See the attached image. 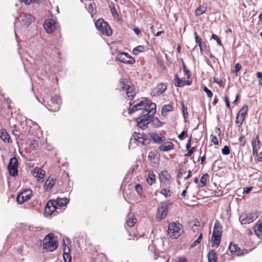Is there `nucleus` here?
<instances>
[{
    "mask_svg": "<svg viewBox=\"0 0 262 262\" xmlns=\"http://www.w3.org/2000/svg\"><path fill=\"white\" fill-rule=\"evenodd\" d=\"M32 173L33 176L39 180L44 178L46 172L39 167H35L32 170Z\"/></svg>",
    "mask_w": 262,
    "mask_h": 262,
    "instance_id": "20",
    "label": "nucleus"
},
{
    "mask_svg": "<svg viewBox=\"0 0 262 262\" xmlns=\"http://www.w3.org/2000/svg\"><path fill=\"white\" fill-rule=\"evenodd\" d=\"M147 183L151 185L152 184L155 183L156 182V176L154 173L153 171H149L148 174V178H147Z\"/></svg>",
    "mask_w": 262,
    "mask_h": 262,
    "instance_id": "34",
    "label": "nucleus"
},
{
    "mask_svg": "<svg viewBox=\"0 0 262 262\" xmlns=\"http://www.w3.org/2000/svg\"><path fill=\"white\" fill-rule=\"evenodd\" d=\"M137 222V219L134 217L133 213H129L127 216L126 225L128 227H133Z\"/></svg>",
    "mask_w": 262,
    "mask_h": 262,
    "instance_id": "24",
    "label": "nucleus"
},
{
    "mask_svg": "<svg viewBox=\"0 0 262 262\" xmlns=\"http://www.w3.org/2000/svg\"><path fill=\"white\" fill-rule=\"evenodd\" d=\"M222 234V227L218 221H216L211 238L212 247H217L221 242V236Z\"/></svg>",
    "mask_w": 262,
    "mask_h": 262,
    "instance_id": "2",
    "label": "nucleus"
},
{
    "mask_svg": "<svg viewBox=\"0 0 262 262\" xmlns=\"http://www.w3.org/2000/svg\"><path fill=\"white\" fill-rule=\"evenodd\" d=\"M183 116H184V117L185 118H186V117L187 116V108L186 107H185L184 105H183Z\"/></svg>",
    "mask_w": 262,
    "mask_h": 262,
    "instance_id": "59",
    "label": "nucleus"
},
{
    "mask_svg": "<svg viewBox=\"0 0 262 262\" xmlns=\"http://www.w3.org/2000/svg\"><path fill=\"white\" fill-rule=\"evenodd\" d=\"M21 2L25 3L26 5H29L31 3L34 2L35 0H19Z\"/></svg>",
    "mask_w": 262,
    "mask_h": 262,
    "instance_id": "61",
    "label": "nucleus"
},
{
    "mask_svg": "<svg viewBox=\"0 0 262 262\" xmlns=\"http://www.w3.org/2000/svg\"><path fill=\"white\" fill-rule=\"evenodd\" d=\"M167 89V85L165 83H161L158 84L156 88V94L158 96L162 94Z\"/></svg>",
    "mask_w": 262,
    "mask_h": 262,
    "instance_id": "29",
    "label": "nucleus"
},
{
    "mask_svg": "<svg viewBox=\"0 0 262 262\" xmlns=\"http://www.w3.org/2000/svg\"><path fill=\"white\" fill-rule=\"evenodd\" d=\"M158 152L156 151H151L149 152L148 158L150 161H151L152 159H154L155 157L157 156Z\"/></svg>",
    "mask_w": 262,
    "mask_h": 262,
    "instance_id": "43",
    "label": "nucleus"
},
{
    "mask_svg": "<svg viewBox=\"0 0 262 262\" xmlns=\"http://www.w3.org/2000/svg\"><path fill=\"white\" fill-rule=\"evenodd\" d=\"M168 208V202L161 203L160 206L157 209V213L156 215L157 219L159 220L164 219L167 215Z\"/></svg>",
    "mask_w": 262,
    "mask_h": 262,
    "instance_id": "9",
    "label": "nucleus"
},
{
    "mask_svg": "<svg viewBox=\"0 0 262 262\" xmlns=\"http://www.w3.org/2000/svg\"><path fill=\"white\" fill-rule=\"evenodd\" d=\"M173 107L172 104H169L165 105L163 106L161 110V115L163 117H166L167 115V113L172 111Z\"/></svg>",
    "mask_w": 262,
    "mask_h": 262,
    "instance_id": "25",
    "label": "nucleus"
},
{
    "mask_svg": "<svg viewBox=\"0 0 262 262\" xmlns=\"http://www.w3.org/2000/svg\"><path fill=\"white\" fill-rule=\"evenodd\" d=\"M254 156L257 157V161L258 162H262V152L258 153L257 155H253Z\"/></svg>",
    "mask_w": 262,
    "mask_h": 262,
    "instance_id": "58",
    "label": "nucleus"
},
{
    "mask_svg": "<svg viewBox=\"0 0 262 262\" xmlns=\"http://www.w3.org/2000/svg\"><path fill=\"white\" fill-rule=\"evenodd\" d=\"M175 81L174 85L178 87H182L186 85V81L180 79L177 75H175L174 79Z\"/></svg>",
    "mask_w": 262,
    "mask_h": 262,
    "instance_id": "33",
    "label": "nucleus"
},
{
    "mask_svg": "<svg viewBox=\"0 0 262 262\" xmlns=\"http://www.w3.org/2000/svg\"><path fill=\"white\" fill-rule=\"evenodd\" d=\"M183 70H184L185 74L187 75L188 78H189V77L190 76L189 71L186 69V67L184 63L183 64Z\"/></svg>",
    "mask_w": 262,
    "mask_h": 262,
    "instance_id": "57",
    "label": "nucleus"
},
{
    "mask_svg": "<svg viewBox=\"0 0 262 262\" xmlns=\"http://www.w3.org/2000/svg\"><path fill=\"white\" fill-rule=\"evenodd\" d=\"M145 50V47L144 46H139L135 48L133 51V53L135 55H137L140 52H142Z\"/></svg>",
    "mask_w": 262,
    "mask_h": 262,
    "instance_id": "37",
    "label": "nucleus"
},
{
    "mask_svg": "<svg viewBox=\"0 0 262 262\" xmlns=\"http://www.w3.org/2000/svg\"><path fill=\"white\" fill-rule=\"evenodd\" d=\"M230 252L234 255H240L241 254L239 248L235 245H230L229 247Z\"/></svg>",
    "mask_w": 262,
    "mask_h": 262,
    "instance_id": "30",
    "label": "nucleus"
},
{
    "mask_svg": "<svg viewBox=\"0 0 262 262\" xmlns=\"http://www.w3.org/2000/svg\"><path fill=\"white\" fill-rule=\"evenodd\" d=\"M146 135L143 134H140L139 133L134 132L133 135V137L131 138V141H138L139 139H141L143 137H145Z\"/></svg>",
    "mask_w": 262,
    "mask_h": 262,
    "instance_id": "36",
    "label": "nucleus"
},
{
    "mask_svg": "<svg viewBox=\"0 0 262 262\" xmlns=\"http://www.w3.org/2000/svg\"><path fill=\"white\" fill-rule=\"evenodd\" d=\"M32 191L31 189H25L19 193L17 197V201L19 204H23L31 199Z\"/></svg>",
    "mask_w": 262,
    "mask_h": 262,
    "instance_id": "12",
    "label": "nucleus"
},
{
    "mask_svg": "<svg viewBox=\"0 0 262 262\" xmlns=\"http://www.w3.org/2000/svg\"><path fill=\"white\" fill-rule=\"evenodd\" d=\"M154 115H151L150 114V118H151V122L152 123V125L155 127H159L162 125V123L160 121V120L154 116Z\"/></svg>",
    "mask_w": 262,
    "mask_h": 262,
    "instance_id": "32",
    "label": "nucleus"
},
{
    "mask_svg": "<svg viewBox=\"0 0 262 262\" xmlns=\"http://www.w3.org/2000/svg\"><path fill=\"white\" fill-rule=\"evenodd\" d=\"M225 100V103H226V106H227L228 108H230V105L229 101V100H228V97H227V96H225V100Z\"/></svg>",
    "mask_w": 262,
    "mask_h": 262,
    "instance_id": "60",
    "label": "nucleus"
},
{
    "mask_svg": "<svg viewBox=\"0 0 262 262\" xmlns=\"http://www.w3.org/2000/svg\"><path fill=\"white\" fill-rule=\"evenodd\" d=\"M120 85L123 91H125L127 97L132 99L136 95L135 88L130 82L126 79L122 78L120 80Z\"/></svg>",
    "mask_w": 262,
    "mask_h": 262,
    "instance_id": "3",
    "label": "nucleus"
},
{
    "mask_svg": "<svg viewBox=\"0 0 262 262\" xmlns=\"http://www.w3.org/2000/svg\"><path fill=\"white\" fill-rule=\"evenodd\" d=\"M63 257L64 262H71V256L70 255L71 249L69 247H66L63 242Z\"/></svg>",
    "mask_w": 262,
    "mask_h": 262,
    "instance_id": "21",
    "label": "nucleus"
},
{
    "mask_svg": "<svg viewBox=\"0 0 262 262\" xmlns=\"http://www.w3.org/2000/svg\"><path fill=\"white\" fill-rule=\"evenodd\" d=\"M44 28L48 33H51L55 29L54 21L52 19L46 20L44 24Z\"/></svg>",
    "mask_w": 262,
    "mask_h": 262,
    "instance_id": "15",
    "label": "nucleus"
},
{
    "mask_svg": "<svg viewBox=\"0 0 262 262\" xmlns=\"http://www.w3.org/2000/svg\"><path fill=\"white\" fill-rule=\"evenodd\" d=\"M34 18L30 14H25L21 18V20L25 25H30L33 21Z\"/></svg>",
    "mask_w": 262,
    "mask_h": 262,
    "instance_id": "27",
    "label": "nucleus"
},
{
    "mask_svg": "<svg viewBox=\"0 0 262 262\" xmlns=\"http://www.w3.org/2000/svg\"><path fill=\"white\" fill-rule=\"evenodd\" d=\"M56 179L54 177H50L45 182L44 189L46 191H49L55 185Z\"/></svg>",
    "mask_w": 262,
    "mask_h": 262,
    "instance_id": "18",
    "label": "nucleus"
},
{
    "mask_svg": "<svg viewBox=\"0 0 262 262\" xmlns=\"http://www.w3.org/2000/svg\"><path fill=\"white\" fill-rule=\"evenodd\" d=\"M161 193L162 194H163L166 198H168L171 195V191L169 189H162L161 191Z\"/></svg>",
    "mask_w": 262,
    "mask_h": 262,
    "instance_id": "42",
    "label": "nucleus"
},
{
    "mask_svg": "<svg viewBox=\"0 0 262 262\" xmlns=\"http://www.w3.org/2000/svg\"><path fill=\"white\" fill-rule=\"evenodd\" d=\"M54 236V234L49 233L45 238L46 243L44 244L43 247L46 250L50 251H54L58 247V242L53 241Z\"/></svg>",
    "mask_w": 262,
    "mask_h": 262,
    "instance_id": "6",
    "label": "nucleus"
},
{
    "mask_svg": "<svg viewBox=\"0 0 262 262\" xmlns=\"http://www.w3.org/2000/svg\"><path fill=\"white\" fill-rule=\"evenodd\" d=\"M159 177L162 186H167L170 183L171 176L167 171L160 172Z\"/></svg>",
    "mask_w": 262,
    "mask_h": 262,
    "instance_id": "13",
    "label": "nucleus"
},
{
    "mask_svg": "<svg viewBox=\"0 0 262 262\" xmlns=\"http://www.w3.org/2000/svg\"><path fill=\"white\" fill-rule=\"evenodd\" d=\"M242 69V66L240 63H237L235 66V73H238Z\"/></svg>",
    "mask_w": 262,
    "mask_h": 262,
    "instance_id": "53",
    "label": "nucleus"
},
{
    "mask_svg": "<svg viewBox=\"0 0 262 262\" xmlns=\"http://www.w3.org/2000/svg\"><path fill=\"white\" fill-rule=\"evenodd\" d=\"M239 140L241 145L243 147L246 144V139L245 138V136L244 135H241Z\"/></svg>",
    "mask_w": 262,
    "mask_h": 262,
    "instance_id": "49",
    "label": "nucleus"
},
{
    "mask_svg": "<svg viewBox=\"0 0 262 262\" xmlns=\"http://www.w3.org/2000/svg\"><path fill=\"white\" fill-rule=\"evenodd\" d=\"M209 177V175L207 173H205L202 177L200 180V185L199 186L200 187H203L206 185L207 179Z\"/></svg>",
    "mask_w": 262,
    "mask_h": 262,
    "instance_id": "38",
    "label": "nucleus"
},
{
    "mask_svg": "<svg viewBox=\"0 0 262 262\" xmlns=\"http://www.w3.org/2000/svg\"><path fill=\"white\" fill-rule=\"evenodd\" d=\"M128 113L133 114L138 111H142L141 115L151 114L154 115L156 112V104L150 102V100L146 98H142L141 99L134 101L129 103Z\"/></svg>",
    "mask_w": 262,
    "mask_h": 262,
    "instance_id": "1",
    "label": "nucleus"
},
{
    "mask_svg": "<svg viewBox=\"0 0 262 262\" xmlns=\"http://www.w3.org/2000/svg\"><path fill=\"white\" fill-rule=\"evenodd\" d=\"M248 112V106L247 105H244L240 110L238 115L245 118V116Z\"/></svg>",
    "mask_w": 262,
    "mask_h": 262,
    "instance_id": "39",
    "label": "nucleus"
},
{
    "mask_svg": "<svg viewBox=\"0 0 262 262\" xmlns=\"http://www.w3.org/2000/svg\"><path fill=\"white\" fill-rule=\"evenodd\" d=\"M52 103L56 105V107L54 109L48 108L50 111L56 112L59 110L60 108L61 99L58 96H54L51 100Z\"/></svg>",
    "mask_w": 262,
    "mask_h": 262,
    "instance_id": "19",
    "label": "nucleus"
},
{
    "mask_svg": "<svg viewBox=\"0 0 262 262\" xmlns=\"http://www.w3.org/2000/svg\"><path fill=\"white\" fill-rule=\"evenodd\" d=\"M8 170L10 176L15 177L18 174V160L16 158L10 159L8 165Z\"/></svg>",
    "mask_w": 262,
    "mask_h": 262,
    "instance_id": "10",
    "label": "nucleus"
},
{
    "mask_svg": "<svg viewBox=\"0 0 262 262\" xmlns=\"http://www.w3.org/2000/svg\"><path fill=\"white\" fill-rule=\"evenodd\" d=\"M135 189L139 195H141L142 193V187L141 185L138 184L135 186Z\"/></svg>",
    "mask_w": 262,
    "mask_h": 262,
    "instance_id": "46",
    "label": "nucleus"
},
{
    "mask_svg": "<svg viewBox=\"0 0 262 262\" xmlns=\"http://www.w3.org/2000/svg\"><path fill=\"white\" fill-rule=\"evenodd\" d=\"M0 137L2 140L5 142H9L10 140V137L6 130L3 129L0 132Z\"/></svg>",
    "mask_w": 262,
    "mask_h": 262,
    "instance_id": "31",
    "label": "nucleus"
},
{
    "mask_svg": "<svg viewBox=\"0 0 262 262\" xmlns=\"http://www.w3.org/2000/svg\"><path fill=\"white\" fill-rule=\"evenodd\" d=\"M186 174V171L184 170L183 168L179 169V172L177 175V177L179 179L181 178L183 175Z\"/></svg>",
    "mask_w": 262,
    "mask_h": 262,
    "instance_id": "51",
    "label": "nucleus"
},
{
    "mask_svg": "<svg viewBox=\"0 0 262 262\" xmlns=\"http://www.w3.org/2000/svg\"><path fill=\"white\" fill-rule=\"evenodd\" d=\"M258 216L257 212L243 213L240 215L239 220L242 224H247L253 222Z\"/></svg>",
    "mask_w": 262,
    "mask_h": 262,
    "instance_id": "7",
    "label": "nucleus"
},
{
    "mask_svg": "<svg viewBox=\"0 0 262 262\" xmlns=\"http://www.w3.org/2000/svg\"><path fill=\"white\" fill-rule=\"evenodd\" d=\"M191 146V138H190L189 140L188 141L186 145V148L187 150H188L190 148Z\"/></svg>",
    "mask_w": 262,
    "mask_h": 262,
    "instance_id": "63",
    "label": "nucleus"
},
{
    "mask_svg": "<svg viewBox=\"0 0 262 262\" xmlns=\"http://www.w3.org/2000/svg\"><path fill=\"white\" fill-rule=\"evenodd\" d=\"M245 120V118L237 115V116H236V121H235V123L237 124H238V125H241L243 121Z\"/></svg>",
    "mask_w": 262,
    "mask_h": 262,
    "instance_id": "45",
    "label": "nucleus"
},
{
    "mask_svg": "<svg viewBox=\"0 0 262 262\" xmlns=\"http://www.w3.org/2000/svg\"><path fill=\"white\" fill-rule=\"evenodd\" d=\"M187 152L185 154V156L189 157L192 154L194 151L195 148L194 147H192L191 148H189L188 150H187Z\"/></svg>",
    "mask_w": 262,
    "mask_h": 262,
    "instance_id": "52",
    "label": "nucleus"
},
{
    "mask_svg": "<svg viewBox=\"0 0 262 262\" xmlns=\"http://www.w3.org/2000/svg\"><path fill=\"white\" fill-rule=\"evenodd\" d=\"M207 10V6L206 5L200 6L195 11V14L196 16H200L204 14Z\"/></svg>",
    "mask_w": 262,
    "mask_h": 262,
    "instance_id": "35",
    "label": "nucleus"
},
{
    "mask_svg": "<svg viewBox=\"0 0 262 262\" xmlns=\"http://www.w3.org/2000/svg\"><path fill=\"white\" fill-rule=\"evenodd\" d=\"M95 26L103 34L110 36L112 31L108 24L104 21L102 18H99L95 23Z\"/></svg>",
    "mask_w": 262,
    "mask_h": 262,
    "instance_id": "5",
    "label": "nucleus"
},
{
    "mask_svg": "<svg viewBox=\"0 0 262 262\" xmlns=\"http://www.w3.org/2000/svg\"><path fill=\"white\" fill-rule=\"evenodd\" d=\"M138 143L142 144V145H147L149 143V139L146 138L145 137H143L141 139H139L137 141Z\"/></svg>",
    "mask_w": 262,
    "mask_h": 262,
    "instance_id": "44",
    "label": "nucleus"
},
{
    "mask_svg": "<svg viewBox=\"0 0 262 262\" xmlns=\"http://www.w3.org/2000/svg\"><path fill=\"white\" fill-rule=\"evenodd\" d=\"M261 142L259 140L258 136L257 135L255 139L252 140V146L253 149V155H257L258 150L261 147Z\"/></svg>",
    "mask_w": 262,
    "mask_h": 262,
    "instance_id": "14",
    "label": "nucleus"
},
{
    "mask_svg": "<svg viewBox=\"0 0 262 262\" xmlns=\"http://www.w3.org/2000/svg\"><path fill=\"white\" fill-rule=\"evenodd\" d=\"M252 189H253L252 187H245L244 188L243 193H248L252 190Z\"/></svg>",
    "mask_w": 262,
    "mask_h": 262,
    "instance_id": "56",
    "label": "nucleus"
},
{
    "mask_svg": "<svg viewBox=\"0 0 262 262\" xmlns=\"http://www.w3.org/2000/svg\"><path fill=\"white\" fill-rule=\"evenodd\" d=\"M222 152L224 155H228L230 153V149L228 146L225 145L222 149Z\"/></svg>",
    "mask_w": 262,
    "mask_h": 262,
    "instance_id": "48",
    "label": "nucleus"
},
{
    "mask_svg": "<svg viewBox=\"0 0 262 262\" xmlns=\"http://www.w3.org/2000/svg\"><path fill=\"white\" fill-rule=\"evenodd\" d=\"M52 201H53L54 204L56 207H57V206L59 207H63L65 205H66L69 202V200L66 198H58L56 200Z\"/></svg>",
    "mask_w": 262,
    "mask_h": 262,
    "instance_id": "26",
    "label": "nucleus"
},
{
    "mask_svg": "<svg viewBox=\"0 0 262 262\" xmlns=\"http://www.w3.org/2000/svg\"><path fill=\"white\" fill-rule=\"evenodd\" d=\"M187 259L185 257H181L179 258V259L177 261V262H187Z\"/></svg>",
    "mask_w": 262,
    "mask_h": 262,
    "instance_id": "64",
    "label": "nucleus"
},
{
    "mask_svg": "<svg viewBox=\"0 0 262 262\" xmlns=\"http://www.w3.org/2000/svg\"><path fill=\"white\" fill-rule=\"evenodd\" d=\"M138 126L142 129H144L147 125L151 122L150 114L147 115L142 114L136 119Z\"/></svg>",
    "mask_w": 262,
    "mask_h": 262,
    "instance_id": "8",
    "label": "nucleus"
},
{
    "mask_svg": "<svg viewBox=\"0 0 262 262\" xmlns=\"http://www.w3.org/2000/svg\"><path fill=\"white\" fill-rule=\"evenodd\" d=\"M150 138L155 143H160L165 140V137L158 134H151Z\"/></svg>",
    "mask_w": 262,
    "mask_h": 262,
    "instance_id": "23",
    "label": "nucleus"
},
{
    "mask_svg": "<svg viewBox=\"0 0 262 262\" xmlns=\"http://www.w3.org/2000/svg\"><path fill=\"white\" fill-rule=\"evenodd\" d=\"M208 262H217V256L216 252L213 250H210L207 254Z\"/></svg>",
    "mask_w": 262,
    "mask_h": 262,
    "instance_id": "28",
    "label": "nucleus"
},
{
    "mask_svg": "<svg viewBox=\"0 0 262 262\" xmlns=\"http://www.w3.org/2000/svg\"><path fill=\"white\" fill-rule=\"evenodd\" d=\"M56 208L57 207L55 206L53 201L50 200L45 207V213L48 215H51L56 210Z\"/></svg>",
    "mask_w": 262,
    "mask_h": 262,
    "instance_id": "16",
    "label": "nucleus"
},
{
    "mask_svg": "<svg viewBox=\"0 0 262 262\" xmlns=\"http://www.w3.org/2000/svg\"><path fill=\"white\" fill-rule=\"evenodd\" d=\"M194 37H195V42H196V43H197L198 44L199 46L200 47V50L202 51V43H201L202 39L201 37H200L198 35V34L196 32H194Z\"/></svg>",
    "mask_w": 262,
    "mask_h": 262,
    "instance_id": "40",
    "label": "nucleus"
},
{
    "mask_svg": "<svg viewBox=\"0 0 262 262\" xmlns=\"http://www.w3.org/2000/svg\"><path fill=\"white\" fill-rule=\"evenodd\" d=\"M117 59L125 64H133L135 62L134 58L125 52L119 53L117 57Z\"/></svg>",
    "mask_w": 262,
    "mask_h": 262,
    "instance_id": "11",
    "label": "nucleus"
},
{
    "mask_svg": "<svg viewBox=\"0 0 262 262\" xmlns=\"http://www.w3.org/2000/svg\"><path fill=\"white\" fill-rule=\"evenodd\" d=\"M202 239V234L201 233L199 237H198V238L194 242V243L190 245V247L193 248L198 245V244H199L201 243Z\"/></svg>",
    "mask_w": 262,
    "mask_h": 262,
    "instance_id": "41",
    "label": "nucleus"
},
{
    "mask_svg": "<svg viewBox=\"0 0 262 262\" xmlns=\"http://www.w3.org/2000/svg\"><path fill=\"white\" fill-rule=\"evenodd\" d=\"M211 39L215 40L220 46H222L221 40L219 39V37L216 34H213L211 35Z\"/></svg>",
    "mask_w": 262,
    "mask_h": 262,
    "instance_id": "50",
    "label": "nucleus"
},
{
    "mask_svg": "<svg viewBox=\"0 0 262 262\" xmlns=\"http://www.w3.org/2000/svg\"><path fill=\"white\" fill-rule=\"evenodd\" d=\"M173 148V144L171 142H165L159 147V150L162 151H167L172 149Z\"/></svg>",
    "mask_w": 262,
    "mask_h": 262,
    "instance_id": "22",
    "label": "nucleus"
},
{
    "mask_svg": "<svg viewBox=\"0 0 262 262\" xmlns=\"http://www.w3.org/2000/svg\"><path fill=\"white\" fill-rule=\"evenodd\" d=\"M203 91L206 93L208 97L211 98L213 96V94L212 92L209 90L206 86H204L203 87Z\"/></svg>",
    "mask_w": 262,
    "mask_h": 262,
    "instance_id": "47",
    "label": "nucleus"
},
{
    "mask_svg": "<svg viewBox=\"0 0 262 262\" xmlns=\"http://www.w3.org/2000/svg\"><path fill=\"white\" fill-rule=\"evenodd\" d=\"M255 234L260 239H262V220H259L253 227Z\"/></svg>",
    "mask_w": 262,
    "mask_h": 262,
    "instance_id": "17",
    "label": "nucleus"
},
{
    "mask_svg": "<svg viewBox=\"0 0 262 262\" xmlns=\"http://www.w3.org/2000/svg\"><path fill=\"white\" fill-rule=\"evenodd\" d=\"M211 142L215 145L219 144L217 138L215 136H212Z\"/></svg>",
    "mask_w": 262,
    "mask_h": 262,
    "instance_id": "55",
    "label": "nucleus"
},
{
    "mask_svg": "<svg viewBox=\"0 0 262 262\" xmlns=\"http://www.w3.org/2000/svg\"><path fill=\"white\" fill-rule=\"evenodd\" d=\"M182 225L179 223H171L168 225L167 233L172 238H177L182 233Z\"/></svg>",
    "mask_w": 262,
    "mask_h": 262,
    "instance_id": "4",
    "label": "nucleus"
},
{
    "mask_svg": "<svg viewBox=\"0 0 262 262\" xmlns=\"http://www.w3.org/2000/svg\"><path fill=\"white\" fill-rule=\"evenodd\" d=\"M187 136V132L185 131H183L179 135L178 138L180 140H182L184 139V137Z\"/></svg>",
    "mask_w": 262,
    "mask_h": 262,
    "instance_id": "54",
    "label": "nucleus"
},
{
    "mask_svg": "<svg viewBox=\"0 0 262 262\" xmlns=\"http://www.w3.org/2000/svg\"><path fill=\"white\" fill-rule=\"evenodd\" d=\"M36 146H37V143L36 141H33L32 142H31L30 145L31 148L32 149H35Z\"/></svg>",
    "mask_w": 262,
    "mask_h": 262,
    "instance_id": "62",
    "label": "nucleus"
}]
</instances>
